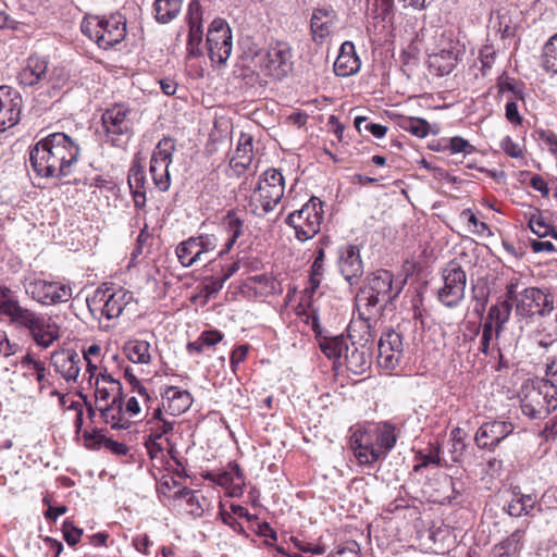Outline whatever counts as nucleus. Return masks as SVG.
<instances>
[{
  "label": "nucleus",
  "instance_id": "nucleus-1",
  "mask_svg": "<svg viewBox=\"0 0 557 557\" xmlns=\"http://www.w3.org/2000/svg\"><path fill=\"white\" fill-rule=\"evenodd\" d=\"M81 156L79 145L65 133H52L29 150V162L36 175L45 178L69 176Z\"/></svg>",
  "mask_w": 557,
  "mask_h": 557
},
{
  "label": "nucleus",
  "instance_id": "nucleus-2",
  "mask_svg": "<svg viewBox=\"0 0 557 557\" xmlns=\"http://www.w3.org/2000/svg\"><path fill=\"white\" fill-rule=\"evenodd\" d=\"M0 315L8 317L18 327L28 331L34 342L50 347L60 338V326L48 313H41L21 306L9 287L0 286Z\"/></svg>",
  "mask_w": 557,
  "mask_h": 557
},
{
  "label": "nucleus",
  "instance_id": "nucleus-3",
  "mask_svg": "<svg viewBox=\"0 0 557 557\" xmlns=\"http://www.w3.org/2000/svg\"><path fill=\"white\" fill-rule=\"evenodd\" d=\"M253 65L267 81L281 82L293 71V49L287 41L270 42L255 53Z\"/></svg>",
  "mask_w": 557,
  "mask_h": 557
},
{
  "label": "nucleus",
  "instance_id": "nucleus-4",
  "mask_svg": "<svg viewBox=\"0 0 557 557\" xmlns=\"http://www.w3.org/2000/svg\"><path fill=\"white\" fill-rule=\"evenodd\" d=\"M521 410L532 419H544L557 408V386L545 379L527 381L521 388Z\"/></svg>",
  "mask_w": 557,
  "mask_h": 557
},
{
  "label": "nucleus",
  "instance_id": "nucleus-5",
  "mask_svg": "<svg viewBox=\"0 0 557 557\" xmlns=\"http://www.w3.org/2000/svg\"><path fill=\"white\" fill-rule=\"evenodd\" d=\"M285 190L283 174L276 169H268L258 181L249 197V209L257 216H264L272 212L281 202Z\"/></svg>",
  "mask_w": 557,
  "mask_h": 557
},
{
  "label": "nucleus",
  "instance_id": "nucleus-6",
  "mask_svg": "<svg viewBox=\"0 0 557 557\" xmlns=\"http://www.w3.org/2000/svg\"><path fill=\"white\" fill-rule=\"evenodd\" d=\"M81 28L84 35L95 40L104 50L120 44L126 36V20L116 13L109 17L86 16Z\"/></svg>",
  "mask_w": 557,
  "mask_h": 557
},
{
  "label": "nucleus",
  "instance_id": "nucleus-7",
  "mask_svg": "<svg viewBox=\"0 0 557 557\" xmlns=\"http://www.w3.org/2000/svg\"><path fill=\"white\" fill-rule=\"evenodd\" d=\"M136 112L126 104L117 103L101 115V127L107 143L115 147L125 146L134 134Z\"/></svg>",
  "mask_w": 557,
  "mask_h": 557
},
{
  "label": "nucleus",
  "instance_id": "nucleus-8",
  "mask_svg": "<svg viewBox=\"0 0 557 557\" xmlns=\"http://www.w3.org/2000/svg\"><path fill=\"white\" fill-rule=\"evenodd\" d=\"M323 214V202L318 197H311L300 210L288 214L286 224L295 230L298 240L306 242L320 232Z\"/></svg>",
  "mask_w": 557,
  "mask_h": 557
},
{
  "label": "nucleus",
  "instance_id": "nucleus-9",
  "mask_svg": "<svg viewBox=\"0 0 557 557\" xmlns=\"http://www.w3.org/2000/svg\"><path fill=\"white\" fill-rule=\"evenodd\" d=\"M25 294L42 306L66 302L72 297V288L57 281H47L36 274L22 280Z\"/></svg>",
  "mask_w": 557,
  "mask_h": 557
},
{
  "label": "nucleus",
  "instance_id": "nucleus-10",
  "mask_svg": "<svg viewBox=\"0 0 557 557\" xmlns=\"http://www.w3.org/2000/svg\"><path fill=\"white\" fill-rule=\"evenodd\" d=\"M393 278L394 275L387 270L375 271L361 289L359 299L364 300L368 307L392 301L400 294L404 285V281L394 283Z\"/></svg>",
  "mask_w": 557,
  "mask_h": 557
},
{
  "label": "nucleus",
  "instance_id": "nucleus-11",
  "mask_svg": "<svg viewBox=\"0 0 557 557\" xmlns=\"http://www.w3.org/2000/svg\"><path fill=\"white\" fill-rule=\"evenodd\" d=\"M443 286L437 299L447 308L458 307L465 298L467 274L456 261H450L442 271Z\"/></svg>",
  "mask_w": 557,
  "mask_h": 557
},
{
  "label": "nucleus",
  "instance_id": "nucleus-12",
  "mask_svg": "<svg viewBox=\"0 0 557 557\" xmlns=\"http://www.w3.org/2000/svg\"><path fill=\"white\" fill-rule=\"evenodd\" d=\"M133 305V294L124 288L97 289L91 300H88L91 310H99L109 320L119 318Z\"/></svg>",
  "mask_w": 557,
  "mask_h": 557
},
{
  "label": "nucleus",
  "instance_id": "nucleus-13",
  "mask_svg": "<svg viewBox=\"0 0 557 557\" xmlns=\"http://www.w3.org/2000/svg\"><path fill=\"white\" fill-rule=\"evenodd\" d=\"M219 244L214 234H200L181 242L175 248L178 262L184 268L207 261V255L213 252Z\"/></svg>",
  "mask_w": 557,
  "mask_h": 557
},
{
  "label": "nucleus",
  "instance_id": "nucleus-14",
  "mask_svg": "<svg viewBox=\"0 0 557 557\" xmlns=\"http://www.w3.org/2000/svg\"><path fill=\"white\" fill-rule=\"evenodd\" d=\"M175 149V140L171 137H163L153 149L149 171L154 186L160 191H166L171 186L169 166Z\"/></svg>",
  "mask_w": 557,
  "mask_h": 557
},
{
  "label": "nucleus",
  "instance_id": "nucleus-15",
  "mask_svg": "<svg viewBox=\"0 0 557 557\" xmlns=\"http://www.w3.org/2000/svg\"><path fill=\"white\" fill-rule=\"evenodd\" d=\"M554 310V299L547 289L528 287L519 295L516 312L520 317L531 318L535 314L546 317Z\"/></svg>",
  "mask_w": 557,
  "mask_h": 557
},
{
  "label": "nucleus",
  "instance_id": "nucleus-16",
  "mask_svg": "<svg viewBox=\"0 0 557 557\" xmlns=\"http://www.w3.org/2000/svg\"><path fill=\"white\" fill-rule=\"evenodd\" d=\"M207 46L212 62L224 64L228 60L233 48L232 30L224 20L215 18L210 24Z\"/></svg>",
  "mask_w": 557,
  "mask_h": 557
},
{
  "label": "nucleus",
  "instance_id": "nucleus-17",
  "mask_svg": "<svg viewBox=\"0 0 557 557\" xmlns=\"http://www.w3.org/2000/svg\"><path fill=\"white\" fill-rule=\"evenodd\" d=\"M404 356V343L400 333L388 330L379 342L377 364L386 370L396 369Z\"/></svg>",
  "mask_w": 557,
  "mask_h": 557
},
{
  "label": "nucleus",
  "instance_id": "nucleus-18",
  "mask_svg": "<svg viewBox=\"0 0 557 557\" xmlns=\"http://www.w3.org/2000/svg\"><path fill=\"white\" fill-rule=\"evenodd\" d=\"M350 446L360 465H372L383 458L370 429L356 430L350 436Z\"/></svg>",
  "mask_w": 557,
  "mask_h": 557
},
{
  "label": "nucleus",
  "instance_id": "nucleus-19",
  "mask_svg": "<svg viewBox=\"0 0 557 557\" xmlns=\"http://www.w3.org/2000/svg\"><path fill=\"white\" fill-rule=\"evenodd\" d=\"M22 97L9 86H0V132L13 127L20 121Z\"/></svg>",
  "mask_w": 557,
  "mask_h": 557
},
{
  "label": "nucleus",
  "instance_id": "nucleus-20",
  "mask_svg": "<svg viewBox=\"0 0 557 557\" xmlns=\"http://www.w3.org/2000/svg\"><path fill=\"white\" fill-rule=\"evenodd\" d=\"M51 366L66 383H77L82 369V357L74 349H60L51 354Z\"/></svg>",
  "mask_w": 557,
  "mask_h": 557
},
{
  "label": "nucleus",
  "instance_id": "nucleus-21",
  "mask_svg": "<svg viewBox=\"0 0 557 557\" xmlns=\"http://www.w3.org/2000/svg\"><path fill=\"white\" fill-rule=\"evenodd\" d=\"M513 429V424L508 421L486 422L479 428L475 442L481 448H493L510 435Z\"/></svg>",
  "mask_w": 557,
  "mask_h": 557
},
{
  "label": "nucleus",
  "instance_id": "nucleus-22",
  "mask_svg": "<svg viewBox=\"0 0 557 557\" xmlns=\"http://www.w3.org/2000/svg\"><path fill=\"white\" fill-rule=\"evenodd\" d=\"M338 268L345 280L354 285L363 274V263L358 246L345 245L339 250Z\"/></svg>",
  "mask_w": 557,
  "mask_h": 557
},
{
  "label": "nucleus",
  "instance_id": "nucleus-23",
  "mask_svg": "<svg viewBox=\"0 0 557 557\" xmlns=\"http://www.w3.org/2000/svg\"><path fill=\"white\" fill-rule=\"evenodd\" d=\"M337 23V14L331 7L317 8L313 10L310 20L312 39L322 44L329 37Z\"/></svg>",
  "mask_w": 557,
  "mask_h": 557
},
{
  "label": "nucleus",
  "instance_id": "nucleus-24",
  "mask_svg": "<svg viewBox=\"0 0 557 557\" xmlns=\"http://www.w3.org/2000/svg\"><path fill=\"white\" fill-rule=\"evenodd\" d=\"M360 66L361 62L357 55L355 45L351 41L343 42L334 62V73L341 77H348L356 74Z\"/></svg>",
  "mask_w": 557,
  "mask_h": 557
},
{
  "label": "nucleus",
  "instance_id": "nucleus-25",
  "mask_svg": "<svg viewBox=\"0 0 557 557\" xmlns=\"http://www.w3.org/2000/svg\"><path fill=\"white\" fill-rule=\"evenodd\" d=\"M193 404L189 392L168 386L162 393V408L172 417L184 413Z\"/></svg>",
  "mask_w": 557,
  "mask_h": 557
},
{
  "label": "nucleus",
  "instance_id": "nucleus-26",
  "mask_svg": "<svg viewBox=\"0 0 557 557\" xmlns=\"http://www.w3.org/2000/svg\"><path fill=\"white\" fill-rule=\"evenodd\" d=\"M253 139L249 134L242 133L237 147L230 160V166L236 175H242L251 165L253 160Z\"/></svg>",
  "mask_w": 557,
  "mask_h": 557
},
{
  "label": "nucleus",
  "instance_id": "nucleus-27",
  "mask_svg": "<svg viewBox=\"0 0 557 557\" xmlns=\"http://www.w3.org/2000/svg\"><path fill=\"white\" fill-rule=\"evenodd\" d=\"M47 61L36 55L27 59L26 65L18 73V82L24 86H44L47 78Z\"/></svg>",
  "mask_w": 557,
  "mask_h": 557
},
{
  "label": "nucleus",
  "instance_id": "nucleus-28",
  "mask_svg": "<svg viewBox=\"0 0 557 557\" xmlns=\"http://www.w3.org/2000/svg\"><path fill=\"white\" fill-rule=\"evenodd\" d=\"M210 478L216 484L231 488L232 496L240 495L245 487L244 473L235 462L228 463L227 469L222 472L211 473Z\"/></svg>",
  "mask_w": 557,
  "mask_h": 557
},
{
  "label": "nucleus",
  "instance_id": "nucleus-29",
  "mask_svg": "<svg viewBox=\"0 0 557 557\" xmlns=\"http://www.w3.org/2000/svg\"><path fill=\"white\" fill-rule=\"evenodd\" d=\"M345 364L354 374L364 373L371 364L370 348L366 345L358 347L355 343H351L350 346L347 345L345 348Z\"/></svg>",
  "mask_w": 557,
  "mask_h": 557
},
{
  "label": "nucleus",
  "instance_id": "nucleus-30",
  "mask_svg": "<svg viewBox=\"0 0 557 557\" xmlns=\"http://www.w3.org/2000/svg\"><path fill=\"white\" fill-rule=\"evenodd\" d=\"M102 420L112 429L122 430L131 426V421L123 411V397H116L110 404L99 407Z\"/></svg>",
  "mask_w": 557,
  "mask_h": 557
},
{
  "label": "nucleus",
  "instance_id": "nucleus-31",
  "mask_svg": "<svg viewBox=\"0 0 557 557\" xmlns=\"http://www.w3.org/2000/svg\"><path fill=\"white\" fill-rule=\"evenodd\" d=\"M150 403V409L147 410L151 417L147 421L149 425V436L154 440H162L164 437L165 443H169L168 435L172 433L174 421L165 419L162 413V408L157 405L152 408Z\"/></svg>",
  "mask_w": 557,
  "mask_h": 557
},
{
  "label": "nucleus",
  "instance_id": "nucleus-32",
  "mask_svg": "<svg viewBox=\"0 0 557 557\" xmlns=\"http://www.w3.org/2000/svg\"><path fill=\"white\" fill-rule=\"evenodd\" d=\"M96 408L110 404L112 399L122 397L121 383L111 377V375H101V382L96 380Z\"/></svg>",
  "mask_w": 557,
  "mask_h": 557
},
{
  "label": "nucleus",
  "instance_id": "nucleus-33",
  "mask_svg": "<svg viewBox=\"0 0 557 557\" xmlns=\"http://www.w3.org/2000/svg\"><path fill=\"white\" fill-rule=\"evenodd\" d=\"M379 450H383V458L394 448L397 442L398 433L389 422L376 424L370 429Z\"/></svg>",
  "mask_w": 557,
  "mask_h": 557
},
{
  "label": "nucleus",
  "instance_id": "nucleus-34",
  "mask_svg": "<svg viewBox=\"0 0 557 557\" xmlns=\"http://www.w3.org/2000/svg\"><path fill=\"white\" fill-rule=\"evenodd\" d=\"M146 176L145 171L139 165H133L128 173V186L137 209L146 206Z\"/></svg>",
  "mask_w": 557,
  "mask_h": 557
},
{
  "label": "nucleus",
  "instance_id": "nucleus-35",
  "mask_svg": "<svg viewBox=\"0 0 557 557\" xmlns=\"http://www.w3.org/2000/svg\"><path fill=\"white\" fill-rule=\"evenodd\" d=\"M457 54L447 49L429 55V67L437 76L449 74L457 64Z\"/></svg>",
  "mask_w": 557,
  "mask_h": 557
},
{
  "label": "nucleus",
  "instance_id": "nucleus-36",
  "mask_svg": "<svg viewBox=\"0 0 557 557\" xmlns=\"http://www.w3.org/2000/svg\"><path fill=\"white\" fill-rule=\"evenodd\" d=\"M150 343L143 339H129L123 350L133 363L148 364L151 361Z\"/></svg>",
  "mask_w": 557,
  "mask_h": 557
},
{
  "label": "nucleus",
  "instance_id": "nucleus-37",
  "mask_svg": "<svg viewBox=\"0 0 557 557\" xmlns=\"http://www.w3.org/2000/svg\"><path fill=\"white\" fill-rule=\"evenodd\" d=\"M184 0H154L153 12L157 22L168 24L175 20L182 10Z\"/></svg>",
  "mask_w": 557,
  "mask_h": 557
},
{
  "label": "nucleus",
  "instance_id": "nucleus-38",
  "mask_svg": "<svg viewBox=\"0 0 557 557\" xmlns=\"http://www.w3.org/2000/svg\"><path fill=\"white\" fill-rule=\"evenodd\" d=\"M223 227L227 234V238L224 245V249L220 252V255L228 252L237 239L243 235L244 222L235 212H228L223 220Z\"/></svg>",
  "mask_w": 557,
  "mask_h": 557
},
{
  "label": "nucleus",
  "instance_id": "nucleus-39",
  "mask_svg": "<svg viewBox=\"0 0 557 557\" xmlns=\"http://www.w3.org/2000/svg\"><path fill=\"white\" fill-rule=\"evenodd\" d=\"M246 286L258 297H267L278 292V283L265 274L249 277Z\"/></svg>",
  "mask_w": 557,
  "mask_h": 557
},
{
  "label": "nucleus",
  "instance_id": "nucleus-40",
  "mask_svg": "<svg viewBox=\"0 0 557 557\" xmlns=\"http://www.w3.org/2000/svg\"><path fill=\"white\" fill-rule=\"evenodd\" d=\"M536 505L535 496L531 494L515 493L512 499L507 506V512L511 517H521L531 515V510Z\"/></svg>",
  "mask_w": 557,
  "mask_h": 557
},
{
  "label": "nucleus",
  "instance_id": "nucleus-41",
  "mask_svg": "<svg viewBox=\"0 0 557 557\" xmlns=\"http://www.w3.org/2000/svg\"><path fill=\"white\" fill-rule=\"evenodd\" d=\"M511 312V305L508 300L495 304L491 306L485 322H490L495 329V333L498 336L502 332L505 323L509 320Z\"/></svg>",
  "mask_w": 557,
  "mask_h": 557
},
{
  "label": "nucleus",
  "instance_id": "nucleus-42",
  "mask_svg": "<svg viewBox=\"0 0 557 557\" xmlns=\"http://www.w3.org/2000/svg\"><path fill=\"white\" fill-rule=\"evenodd\" d=\"M321 351L329 358L338 360L345 350L347 343L343 336H321L318 334Z\"/></svg>",
  "mask_w": 557,
  "mask_h": 557
},
{
  "label": "nucleus",
  "instance_id": "nucleus-43",
  "mask_svg": "<svg viewBox=\"0 0 557 557\" xmlns=\"http://www.w3.org/2000/svg\"><path fill=\"white\" fill-rule=\"evenodd\" d=\"M525 530L518 529L515 530L509 536L504 539L498 545L497 548L503 550L500 553V557H510L516 553L520 552L522 548V543L524 540Z\"/></svg>",
  "mask_w": 557,
  "mask_h": 557
},
{
  "label": "nucleus",
  "instance_id": "nucleus-44",
  "mask_svg": "<svg viewBox=\"0 0 557 557\" xmlns=\"http://www.w3.org/2000/svg\"><path fill=\"white\" fill-rule=\"evenodd\" d=\"M398 125L401 129L419 138H424L430 133V124L421 117L403 116L399 119Z\"/></svg>",
  "mask_w": 557,
  "mask_h": 557
},
{
  "label": "nucleus",
  "instance_id": "nucleus-45",
  "mask_svg": "<svg viewBox=\"0 0 557 557\" xmlns=\"http://www.w3.org/2000/svg\"><path fill=\"white\" fill-rule=\"evenodd\" d=\"M174 497L184 499L186 502L188 512L194 517L202 516L203 507L200 499L202 498L205 500V498L200 496L198 492L183 487L174 494Z\"/></svg>",
  "mask_w": 557,
  "mask_h": 557
},
{
  "label": "nucleus",
  "instance_id": "nucleus-46",
  "mask_svg": "<svg viewBox=\"0 0 557 557\" xmlns=\"http://www.w3.org/2000/svg\"><path fill=\"white\" fill-rule=\"evenodd\" d=\"M542 65L546 72L557 74V34L543 47Z\"/></svg>",
  "mask_w": 557,
  "mask_h": 557
},
{
  "label": "nucleus",
  "instance_id": "nucleus-47",
  "mask_svg": "<svg viewBox=\"0 0 557 557\" xmlns=\"http://www.w3.org/2000/svg\"><path fill=\"white\" fill-rule=\"evenodd\" d=\"M460 219L467 223L468 230L472 234H476L480 236L492 235V232L485 222H481L478 220L475 214L470 210L466 209L460 213Z\"/></svg>",
  "mask_w": 557,
  "mask_h": 557
},
{
  "label": "nucleus",
  "instance_id": "nucleus-48",
  "mask_svg": "<svg viewBox=\"0 0 557 557\" xmlns=\"http://www.w3.org/2000/svg\"><path fill=\"white\" fill-rule=\"evenodd\" d=\"M492 26L493 28L500 34V38H509L515 35V28L511 26L510 17L507 13H503L497 11L494 16H492Z\"/></svg>",
  "mask_w": 557,
  "mask_h": 557
},
{
  "label": "nucleus",
  "instance_id": "nucleus-49",
  "mask_svg": "<svg viewBox=\"0 0 557 557\" xmlns=\"http://www.w3.org/2000/svg\"><path fill=\"white\" fill-rule=\"evenodd\" d=\"M69 81V73L64 67H54L50 72L47 71L45 84L52 90L61 89Z\"/></svg>",
  "mask_w": 557,
  "mask_h": 557
},
{
  "label": "nucleus",
  "instance_id": "nucleus-50",
  "mask_svg": "<svg viewBox=\"0 0 557 557\" xmlns=\"http://www.w3.org/2000/svg\"><path fill=\"white\" fill-rule=\"evenodd\" d=\"M202 34V28H189L187 40V53L189 58H196L202 54V50L200 48Z\"/></svg>",
  "mask_w": 557,
  "mask_h": 557
},
{
  "label": "nucleus",
  "instance_id": "nucleus-51",
  "mask_svg": "<svg viewBox=\"0 0 557 557\" xmlns=\"http://www.w3.org/2000/svg\"><path fill=\"white\" fill-rule=\"evenodd\" d=\"M21 366L24 369L33 370L38 383H42L46 377V367L44 362L35 359L32 355L27 354L21 359Z\"/></svg>",
  "mask_w": 557,
  "mask_h": 557
},
{
  "label": "nucleus",
  "instance_id": "nucleus-52",
  "mask_svg": "<svg viewBox=\"0 0 557 557\" xmlns=\"http://www.w3.org/2000/svg\"><path fill=\"white\" fill-rule=\"evenodd\" d=\"M324 250L323 248H319L314 258V261L311 265L310 272V284L312 288H317L321 283V276L323 274L324 267Z\"/></svg>",
  "mask_w": 557,
  "mask_h": 557
},
{
  "label": "nucleus",
  "instance_id": "nucleus-53",
  "mask_svg": "<svg viewBox=\"0 0 557 557\" xmlns=\"http://www.w3.org/2000/svg\"><path fill=\"white\" fill-rule=\"evenodd\" d=\"M450 154L463 153L470 154L474 151V147L462 137L456 136L449 139L447 146L444 148Z\"/></svg>",
  "mask_w": 557,
  "mask_h": 557
},
{
  "label": "nucleus",
  "instance_id": "nucleus-54",
  "mask_svg": "<svg viewBox=\"0 0 557 557\" xmlns=\"http://www.w3.org/2000/svg\"><path fill=\"white\" fill-rule=\"evenodd\" d=\"M498 91L502 95L509 94L508 98H516L523 101V91L518 84L508 77L498 81Z\"/></svg>",
  "mask_w": 557,
  "mask_h": 557
},
{
  "label": "nucleus",
  "instance_id": "nucleus-55",
  "mask_svg": "<svg viewBox=\"0 0 557 557\" xmlns=\"http://www.w3.org/2000/svg\"><path fill=\"white\" fill-rule=\"evenodd\" d=\"M187 23L189 28H202V8L198 0H191L188 4Z\"/></svg>",
  "mask_w": 557,
  "mask_h": 557
},
{
  "label": "nucleus",
  "instance_id": "nucleus-56",
  "mask_svg": "<svg viewBox=\"0 0 557 557\" xmlns=\"http://www.w3.org/2000/svg\"><path fill=\"white\" fill-rule=\"evenodd\" d=\"M125 376L128 379L129 383L133 385L134 392H136L137 395L140 397V399L143 400V404L146 407V409L149 410L150 403H154V400L152 399V397L150 396V394L148 393L146 387H144L140 384V382L137 380V377L134 374L129 373L128 370L125 371Z\"/></svg>",
  "mask_w": 557,
  "mask_h": 557
},
{
  "label": "nucleus",
  "instance_id": "nucleus-57",
  "mask_svg": "<svg viewBox=\"0 0 557 557\" xmlns=\"http://www.w3.org/2000/svg\"><path fill=\"white\" fill-rule=\"evenodd\" d=\"M529 226L531 231L539 237L549 236L554 228L550 224L546 223V221L541 215L531 216L529 220Z\"/></svg>",
  "mask_w": 557,
  "mask_h": 557
},
{
  "label": "nucleus",
  "instance_id": "nucleus-58",
  "mask_svg": "<svg viewBox=\"0 0 557 557\" xmlns=\"http://www.w3.org/2000/svg\"><path fill=\"white\" fill-rule=\"evenodd\" d=\"M518 101L520 100L516 98H508L505 106V116L507 121L513 125H521L522 123V116L518 110Z\"/></svg>",
  "mask_w": 557,
  "mask_h": 557
},
{
  "label": "nucleus",
  "instance_id": "nucleus-59",
  "mask_svg": "<svg viewBox=\"0 0 557 557\" xmlns=\"http://www.w3.org/2000/svg\"><path fill=\"white\" fill-rule=\"evenodd\" d=\"M535 347L541 357L545 359L547 355H553L552 352L556 350L557 339L547 335L545 338L535 341Z\"/></svg>",
  "mask_w": 557,
  "mask_h": 557
},
{
  "label": "nucleus",
  "instance_id": "nucleus-60",
  "mask_svg": "<svg viewBox=\"0 0 557 557\" xmlns=\"http://www.w3.org/2000/svg\"><path fill=\"white\" fill-rule=\"evenodd\" d=\"M83 534V530L73 525L72 522L65 521L63 523V535L66 543L71 546L77 544Z\"/></svg>",
  "mask_w": 557,
  "mask_h": 557
},
{
  "label": "nucleus",
  "instance_id": "nucleus-61",
  "mask_svg": "<svg viewBox=\"0 0 557 557\" xmlns=\"http://www.w3.org/2000/svg\"><path fill=\"white\" fill-rule=\"evenodd\" d=\"M493 325L490 322H484L483 324V331H482V337H481V348L480 350L484 355H488L490 351V344L494 336Z\"/></svg>",
  "mask_w": 557,
  "mask_h": 557
},
{
  "label": "nucleus",
  "instance_id": "nucleus-62",
  "mask_svg": "<svg viewBox=\"0 0 557 557\" xmlns=\"http://www.w3.org/2000/svg\"><path fill=\"white\" fill-rule=\"evenodd\" d=\"M496 50L492 46H484L480 50V60L483 70H490L495 61Z\"/></svg>",
  "mask_w": 557,
  "mask_h": 557
},
{
  "label": "nucleus",
  "instance_id": "nucleus-63",
  "mask_svg": "<svg viewBox=\"0 0 557 557\" xmlns=\"http://www.w3.org/2000/svg\"><path fill=\"white\" fill-rule=\"evenodd\" d=\"M553 508H557V497L555 496L553 491L548 488L547 491L544 492L539 502L537 511L542 512L544 509Z\"/></svg>",
  "mask_w": 557,
  "mask_h": 557
},
{
  "label": "nucleus",
  "instance_id": "nucleus-64",
  "mask_svg": "<svg viewBox=\"0 0 557 557\" xmlns=\"http://www.w3.org/2000/svg\"><path fill=\"white\" fill-rule=\"evenodd\" d=\"M502 149L510 157L518 158L522 154V150L518 144H516L510 137H506L502 140Z\"/></svg>",
  "mask_w": 557,
  "mask_h": 557
}]
</instances>
